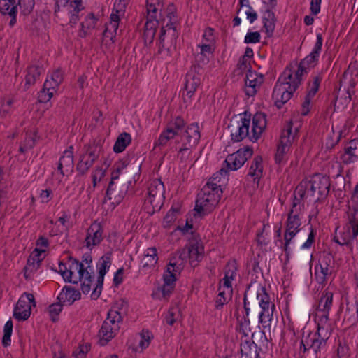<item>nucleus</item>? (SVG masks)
Instances as JSON below:
<instances>
[{
    "label": "nucleus",
    "mask_w": 358,
    "mask_h": 358,
    "mask_svg": "<svg viewBox=\"0 0 358 358\" xmlns=\"http://www.w3.org/2000/svg\"><path fill=\"white\" fill-rule=\"evenodd\" d=\"M105 170H103L101 167H96L92 173V183L94 187L97 185L98 182H100L101 178L105 176Z\"/></svg>",
    "instance_id": "obj_58"
},
{
    "label": "nucleus",
    "mask_w": 358,
    "mask_h": 358,
    "mask_svg": "<svg viewBox=\"0 0 358 358\" xmlns=\"http://www.w3.org/2000/svg\"><path fill=\"white\" fill-rule=\"evenodd\" d=\"M60 302H68L69 305L72 304L75 301L80 299V293L79 291L74 289L70 287H64L57 297Z\"/></svg>",
    "instance_id": "obj_32"
},
{
    "label": "nucleus",
    "mask_w": 358,
    "mask_h": 358,
    "mask_svg": "<svg viewBox=\"0 0 358 358\" xmlns=\"http://www.w3.org/2000/svg\"><path fill=\"white\" fill-rule=\"evenodd\" d=\"M333 293L325 290L322 292L317 308L316 317L317 323L331 324L329 322V314L333 304Z\"/></svg>",
    "instance_id": "obj_16"
},
{
    "label": "nucleus",
    "mask_w": 358,
    "mask_h": 358,
    "mask_svg": "<svg viewBox=\"0 0 358 358\" xmlns=\"http://www.w3.org/2000/svg\"><path fill=\"white\" fill-rule=\"evenodd\" d=\"M83 152L80 154L76 165V171L80 176L85 175L94 163L98 159L103 151V147L99 141L94 140L83 147Z\"/></svg>",
    "instance_id": "obj_5"
},
{
    "label": "nucleus",
    "mask_w": 358,
    "mask_h": 358,
    "mask_svg": "<svg viewBox=\"0 0 358 358\" xmlns=\"http://www.w3.org/2000/svg\"><path fill=\"white\" fill-rule=\"evenodd\" d=\"M164 185L160 180L150 182L148 187V196L145 199L144 209L150 215L159 211L164 204Z\"/></svg>",
    "instance_id": "obj_6"
},
{
    "label": "nucleus",
    "mask_w": 358,
    "mask_h": 358,
    "mask_svg": "<svg viewBox=\"0 0 358 358\" xmlns=\"http://www.w3.org/2000/svg\"><path fill=\"white\" fill-rule=\"evenodd\" d=\"M200 137L201 135L198 124L192 123L189 124L185 129L184 134L181 136V141L183 143L178 151V157H180L181 155L180 159L182 160L184 153L195 147L199 143Z\"/></svg>",
    "instance_id": "obj_10"
},
{
    "label": "nucleus",
    "mask_w": 358,
    "mask_h": 358,
    "mask_svg": "<svg viewBox=\"0 0 358 358\" xmlns=\"http://www.w3.org/2000/svg\"><path fill=\"white\" fill-rule=\"evenodd\" d=\"M17 5L20 6L24 15H28L34 8V0H19Z\"/></svg>",
    "instance_id": "obj_54"
},
{
    "label": "nucleus",
    "mask_w": 358,
    "mask_h": 358,
    "mask_svg": "<svg viewBox=\"0 0 358 358\" xmlns=\"http://www.w3.org/2000/svg\"><path fill=\"white\" fill-rule=\"evenodd\" d=\"M309 187L308 186V183L306 186L303 185H299L296 187L294 192V199L293 203L295 201L297 203V205L300 203L301 200H303L305 197L306 189L308 190Z\"/></svg>",
    "instance_id": "obj_53"
},
{
    "label": "nucleus",
    "mask_w": 358,
    "mask_h": 358,
    "mask_svg": "<svg viewBox=\"0 0 358 358\" xmlns=\"http://www.w3.org/2000/svg\"><path fill=\"white\" fill-rule=\"evenodd\" d=\"M308 186L309 187L308 194L310 193V196H313L315 193H317L318 197L316 201H321L329 194L330 180L328 177L315 175L308 182Z\"/></svg>",
    "instance_id": "obj_12"
},
{
    "label": "nucleus",
    "mask_w": 358,
    "mask_h": 358,
    "mask_svg": "<svg viewBox=\"0 0 358 358\" xmlns=\"http://www.w3.org/2000/svg\"><path fill=\"white\" fill-rule=\"evenodd\" d=\"M131 137L129 133L123 132L118 136L113 146V151L116 153L123 152L131 143Z\"/></svg>",
    "instance_id": "obj_40"
},
{
    "label": "nucleus",
    "mask_w": 358,
    "mask_h": 358,
    "mask_svg": "<svg viewBox=\"0 0 358 358\" xmlns=\"http://www.w3.org/2000/svg\"><path fill=\"white\" fill-rule=\"evenodd\" d=\"M45 250L36 248L34 254L32 253L28 258L27 265L24 268V275L27 280L31 278V275L40 268L43 258H41Z\"/></svg>",
    "instance_id": "obj_24"
},
{
    "label": "nucleus",
    "mask_w": 358,
    "mask_h": 358,
    "mask_svg": "<svg viewBox=\"0 0 358 358\" xmlns=\"http://www.w3.org/2000/svg\"><path fill=\"white\" fill-rule=\"evenodd\" d=\"M332 331L333 327L331 324H326L322 322V324L317 323V329L315 333L308 334L306 345L310 347V350L313 351L316 358H317L318 354L326 348L327 341L330 338Z\"/></svg>",
    "instance_id": "obj_7"
},
{
    "label": "nucleus",
    "mask_w": 358,
    "mask_h": 358,
    "mask_svg": "<svg viewBox=\"0 0 358 358\" xmlns=\"http://www.w3.org/2000/svg\"><path fill=\"white\" fill-rule=\"evenodd\" d=\"M348 229H352V238L358 236V208L353 206L349 208L348 211Z\"/></svg>",
    "instance_id": "obj_36"
},
{
    "label": "nucleus",
    "mask_w": 358,
    "mask_h": 358,
    "mask_svg": "<svg viewBox=\"0 0 358 358\" xmlns=\"http://www.w3.org/2000/svg\"><path fill=\"white\" fill-rule=\"evenodd\" d=\"M236 263L235 262H228L224 268V276L234 280L236 276Z\"/></svg>",
    "instance_id": "obj_55"
},
{
    "label": "nucleus",
    "mask_w": 358,
    "mask_h": 358,
    "mask_svg": "<svg viewBox=\"0 0 358 358\" xmlns=\"http://www.w3.org/2000/svg\"><path fill=\"white\" fill-rule=\"evenodd\" d=\"M260 34L258 31L248 32L245 36V43H256L260 41Z\"/></svg>",
    "instance_id": "obj_60"
},
{
    "label": "nucleus",
    "mask_w": 358,
    "mask_h": 358,
    "mask_svg": "<svg viewBox=\"0 0 358 358\" xmlns=\"http://www.w3.org/2000/svg\"><path fill=\"white\" fill-rule=\"evenodd\" d=\"M296 235V234L292 232H286L285 231L284 234V240H279L281 243V248L284 250L287 257H289L291 254L292 249L290 248V244L292 243V239Z\"/></svg>",
    "instance_id": "obj_47"
},
{
    "label": "nucleus",
    "mask_w": 358,
    "mask_h": 358,
    "mask_svg": "<svg viewBox=\"0 0 358 358\" xmlns=\"http://www.w3.org/2000/svg\"><path fill=\"white\" fill-rule=\"evenodd\" d=\"M178 212V210L174 209H171L167 212L164 217V227H168L175 222Z\"/></svg>",
    "instance_id": "obj_57"
},
{
    "label": "nucleus",
    "mask_w": 358,
    "mask_h": 358,
    "mask_svg": "<svg viewBox=\"0 0 358 358\" xmlns=\"http://www.w3.org/2000/svg\"><path fill=\"white\" fill-rule=\"evenodd\" d=\"M351 235L350 234V232L348 231L346 234H344L343 236H336L334 238V240L336 243L341 245H350V240H351Z\"/></svg>",
    "instance_id": "obj_59"
},
{
    "label": "nucleus",
    "mask_w": 358,
    "mask_h": 358,
    "mask_svg": "<svg viewBox=\"0 0 358 358\" xmlns=\"http://www.w3.org/2000/svg\"><path fill=\"white\" fill-rule=\"evenodd\" d=\"M59 85L51 78H47L42 90L38 92V99L41 103H47L57 92Z\"/></svg>",
    "instance_id": "obj_29"
},
{
    "label": "nucleus",
    "mask_w": 358,
    "mask_h": 358,
    "mask_svg": "<svg viewBox=\"0 0 358 358\" xmlns=\"http://www.w3.org/2000/svg\"><path fill=\"white\" fill-rule=\"evenodd\" d=\"M319 266L326 268H334V257L329 252L324 251L320 255L318 262Z\"/></svg>",
    "instance_id": "obj_46"
},
{
    "label": "nucleus",
    "mask_w": 358,
    "mask_h": 358,
    "mask_svg": "<svg viewBox=\"0 0 358 358\" xmlns=\"http://www.w3.org/2000/svg\"><path fill=\"white\" fill-rule=\"evenodd\" d=\"M297 203H292V207L288 214L286 222V232H292L297 234L299 231V227L301 224V219L299 216V212L296 209Z\"/></svg>",
    "instance_id": "obj_28"
},
{
    "label": "nucleus",
    "mask_w": 358,
    "mask_h": 358,
    "mask_svg": "<svg viewBox=\"0 0 358 358\" xmlns=\"http://www.w3.org/2000/svg\"><path fill=\"white\" fill-rule=\"evenodd\" d=\"M103 229L100 223L94 222L87 230V234L85 239V246L92 249L94 246L99 245L102 240Z\"/></svg>",
    "instance_id": "obj_21"
},
{
    "label": "nucleus",
    "mask_w": 358,
    "mask_h": 358,
    "mask_svg": "<svg viewBox=\"0 0 358 358\" xmlns=\"http://www.w3.org/2000/svg\"><path fill=\"white\" fill-rule=\"evenodd\" d=\"M13 324L11 320L7 321L4 325L3 336L2 338V345L4 347H8L10 345V337L13 332Z\"/></svg>",
    "instance_id": "obj_48"
},
{
    "label": "nucleus",
    "mask_w": 358,
    "mask_h": 358,
    "mask_svg": "<svg viewBox=\"0 0 358 358\" xmlns=\"http://www.w3.org/2000/svg\"><path fill=\"white\" fill-rule=\"evenodd\" d=\"M141 339L139 342V346L142 349H145L146 348L148 347V345H150V336L149 331H148V330L145 331L143 329L141 334Z\"/></svg>",
    "instance_id": "obj_61"
},
{
    "label": "nucleus",
    "mask_w": 358,
    "mask_h": 358,
    "mask_svg": "<svg viewBox=\"0 0 358 358\" xmlns=\"http://www.w3.org/2000/svg\"><path fill=\"white\" fill-rule=\"evenodd\" d=\"M128 164L127 160H120L116 162L113 166V171L111 172V180L114 181L120 180L119 176L122 171L127 166Z\"/></svg>",
    "instance_id": "obj_50"
},
{
    "label": "nucleus",
    "mask_w": 358,
    "mask_h": 358,
    "mask_svg": "<svg viewBox=\"0 0 358 358\" xmlns=\"http://www.w3.org/2000/svg\"><path fill=\"white\" fill-rule=\"evenodd\" d=\"M203 247L197 241L195 243L187 245L182 250L176 252L178 259L182 262L189 259L190 264L194 266L196 262H200L203 258Z\"/></svg>",
    "instance_id": "obj_17"
},
{
    "label": "nucleus",
    "mask_w": 358,
    "mask_h": 358,
    "mask_svg": "<svg viewBox=\"0 0 358 358\" xmlns=\"http://www.w3.org/2000/svg\"><path fill=\"white\" fill-rule=\"evenodd\" d=\"M257 348V345L253 341H245L242 342L241 343V358H252V355H254L258 356Z\"/></svg>",
    "instance_id": "obj_39"
},
{
    "label": "nucleus",
    "mask_w": 358,
    "mask_h": 358,
    "mask_svg": "<svg viewBox=\"0 0 358 358\" xmlns=\"http://www.w3.org/2000/svg\"><path fill=\"white\" fill-rule=\"evenodd\" d=\"M177 257H178V255L176 254L173 257L170 258L169 262L166 266V271L163 275L164 281H165L167 285L175 283L177 277L180 275L183 268L182 263H178Z\"/></svg>",
    "instance_id": "obj_23"
},
{
    "label": "nucleus",
    "mask_w": 358,
    "mask_h": 358,
    "mask_svg": "<svg viewBox=\"0 0 358 358\" xmlns=\"http://www.w3.org/2000/svg\"><path fill=\"white\" fill-rule=\"evenodd\" d=\"M334 269L326 268L317 264L315 267V277L319 284H324L327 282L328 277L330 276Z\"/></svg>",
    "instance_id": "obj_41"
},
{
    "label": "nucleus",
    "mask_w": 358,
    "mask_h": 358,
    "mask_svg": "<svg viewBox=\"0 0 358 358\" xmlns=\"http://www.w3.org/2000/svg\"><path fill=\"white\" fill-rule=\"evenodd\" d=\"M243 306L258 315L259 322L264 328L270 327L275 307L270 302L264 287L256 282L250 283L244 294Z\"/></svg>",
    "instance_id": "obj_1"
},
{
    "label": "nucleus",
    "mask_w": 358,
    "mask_h": 358,
    "mask_svg": "<svg viewBox=\"0 0 358 358\" xmlns=\"http://www.w3.org/2000/svg\"><path fill=\"white\" fill-rule=\"evenodd\" d=\"M124 301H122L121 307L124 306ZM120 309H110L107 314V317L103 322L101 329L99 331V344L102 346L106 345L117 334L120 329V324L122 322V317Z\"/></svg>",
    "instance_id": "obj_4"
},
{
    "label": "nucleus",
    "mask_w": 358,
    "mask_h": 358,
    "mask_svg": "<svg viewBox=\"0 0 358 358\" xmlns=\"http://www.w3.org/2000/svg\"><path fill=\"white\" fill-rule=\"evenodd\" d=\"M119 21L120 17L117 13H112L110 15V22L106 25V27H109V28L112 29L115 34H116L117 30L119 27Z\"/></svg>",
    "instance_id": "obj_64"
},
{
    "label": "nucleus",
    "mask_w": 358,
    "mask_h": 358,
    "mask_svg": "<svg viewBox=\"0 0 358 358\" xmlns=\"http://www.w3.org/2000/svg\"><path fill=\"white\" fill-rule=\"evenodd\" d=\"M266 127V115L264 113H256L252 118V134L250 140L257 141Z\"/></svg>",
    "instance_id": "obj_26"
},
{
    "label": "nucleus",
    "mask_w": 358,
    "mask_h": 358,
    "mask_svg": "<svg viewBox=\"0 0 358 358\" xmlns=\"http://www.w3.org/2000/svg\"><path fill=\"white\" fill-rule=\"evenodd\" d=\"M319 56L320 55L314 54L313 52H311L308 56H306L300 62L301 66H306L308 69L310 66H314L315 64L318 61Z\"/></svg>",
    "instance_id": "obj_56"
},
{
    "label": "nucleus",
    "mask_w": 358,
    "mask_h": 358,
    "mask_svg": "<svg viewBox=\"0 0 358 358\" xmlns=\"http://www.w3.org/2000/svg\"><path fill=\"white\" fill-rule=\"evenodd\" d=\"M210 178L198 194L196 200L194 210L203 217L210 213L219 203L222 194V189L220 185L216 182L218 176Z\"/></svg>",
    "instance_id": "obj_3"
},
{
    "label": "nucleus",
    "mask_w": 358,
    "mask_h": 358,
    "mask_svg": "<svg viewBox=\"0 0 358 358\" xmlns=\"http://www.w3.org/2000/svg\"><path fill=\"white\" fill-rule=\"evenodd\" d=\"M115 35L116 34H115L112 29L109 28V27H106L103 33L101 46L110 49V46L115 43Z\"/></svg>",
    "instance_id": "obj_45"
},
{
    "label": "nucleus",
    "mask_w": 358,
    "mask_h": 358,
    "mask_svg": "<svg viewBox=\"0 0 358 358\" xmlns=\"http://www.w3.org/2000/svg\"><path fill=\"white\" fill-rule=\"evenodd\" d=\"M307 68L298 64V69L294 75L293 71L287 66L279 77L273 91L272 99L278 108H281L292 97L294 92L299 87L302 81V77L306 73Z\"/></svg>",
    "instance_id": "obj_2"
},
{
    "label": "nucleus",
    "mask_w": 358,
    "mask_h": 358,
    "mask_svg": "<svg viewBox=\"0 0 358 358\" xmlns=\"http://www.w3.org/2000/svg\"><path fill=\"white\" fill-rule=\"evenodd\" d=\"M43 71V67L39 65H31L27 68V74L25 76L26 89L34 85Z\"/></svg>",
    "instance_id": "obj_33"
},
{
    "label": "nucleus",
    "mask_w": 358,
    "mask_h": 358,
    "mask_svg": "<svg viewBox=\"0 0 358 358\" xmlns=\"http://www.w3.org/2000/svg\"><path fill=\"white\" fill-rule=\"evenodd\" d=\"M59 273H61L62 276L63 277L64 280L66 282H73V283H77V281H74L72 280V275H73V269H75V267L73 266V264L70 266L69 269H67L66 266L63 262H60L59 264Z\"/></svg>",
    "instance_id": "obj_49"
},
{
    "label": "nucleus",
    "mask_w": 358,
    "mask_h": 358,
    "mask_svg": "<svg viewBox=\"0 0 358 358\" xmlns=\"http://www.w3.org/2000/svg\"><path fill=\"white\" fill-rule=\"evenodd\" d=\"M176 136V133L171 129L166 127L160 134L158 140L155 143V147H164L168 142Z\"/></svg>",
    "instance_id": "obj_42"
},
{
    "label": "nucleus",
    "mask_w": 358,
    "mask_h": 358,
    "mask_svg": "<svg viewBox=\"0 0 358 358\" xmlns=\"http://www.w3.org/2000/svg\"><path fill=\"white\" fill-rule=\"evenodd\" d=\"M200 67L199 65H193L185 76V84L182 97L184 102L190 101L195 91L201 85Z\"/></svg>",
    "instance_id": "obj_13"
},
{
    "label": "nucleus",
    "mask_w": 358,
    "mask_h": 358,
    "mask_svg": "<svg viewBox=\"0 0 358 358\" xmlns=\"http://www.w3.org/2000/svg\"><path fill=\"white\" fill-rule=\"evenodd\" d=\"M111 265V253L108 252L104 255L97 263V268L99 270V276L96 282V286L94 289L91 297L92 299H97L102 290L103 278L107 271L109 269Z\"/></svg>",
    "instance_id": "obj_19"
},
{
    "label": "nucleus",
    "mask_w": 358,
    "mask_h": 358,
    "mask_svg": "<svg viewBox=\"0 0 358 358\" xmlns=\"http://www.w3.org/2000/svg\"><path fill=\"white\" fill-rule=\"evenodd\" d=\"M160 2L161 0H146L148 16L144 29L157 31L159 22L155 20V14L157 10L156 6H159Z\"/></svg>",
    "instance_id": "obj_27"
},
{
    "label": "nucleus",
    "mask_w": 358,
    "mask_h": 358,
    "mask_svg": "<svg viewBox=\"0 0 358 358\" xmlns=\"http://www.w3.org/2000/svg\"><path fill=\"white\" fill-rule=\"evenodd\" d=\"M62 302L53 303L48 307V313L50 314L51 320L55 322L58 320V315L62 310Z\"/></svg>",
    "instance_id": "obj_52"
},
{
    "label": "nucleus",
    "mask_w": 358,
    "mask_h": 358,
    "mask_svg": "<svg viewBox=\"0 0 358 358\" xmlns=\"http://www.w3.org/2000/svg\"><path fill=\"white\" fill-rule=\"evenodd\" d=\"M245 310V315L243 317L239 320L238 317H237V320L238 321L239 324V329L240 332H241L245 336H248L249 332H250V321L249 318L250 315V310L248 308H244Z\"/></svg>",
    "instance_id": "obj_44"
},
{
    "label": "nucleus",
    "mask_w": 358,
    "mask_h": 358,
    "mask_svg": "<svg viewBox=\"0 0 358 358\" xmlns=\"http://www.w3.org/2000/svg\"><path fill=\"white\" fill-rule=\"evenodd\" d=\"M263 166H262V158L261 156H256L253 159L250 165L248 175L254 177V181L256 179H259L262 176Z\"/></svg>",
    "instance_id": "obj_38"
},
{
    "label": "nucleus",
    "mask_w": 358,
    "mask_h": 358,
    "mask_svg": "<svg viewBox=\"0 0 358 358\" xmlns=\"http://www.w3.org/2000/svg\"><path fill=\"white\" fill-rule=\"evenodd\" d=\"M358 322V301L355 299H345L343 324L352 327Z\"/></svg>",
    "instance_id": "obj_22"
},
{
    "label": "nucleus",
    "mask_w": 358,
    "mask_h": 358,
    "mask_svg": "<svg viewBox=\"0 0 358 358\" xmlns=\"http://www.w3.org/2000/svg\"><path fill=\"white\" fill-rule=\"evenodd\" d=\"M128 189L129 185L123 179L110 180L106 190V197L111 201L112 204L118 205L126 196Z\"/></svg>",
    "instance_id": "obj_15"
},
{
    "label": "nucleus",
    "mask_w": 358,
    "mask_h": 358,
    "mask_svg": "<svg viewBox=\"0 0 358 358\" xmlns=\"http://www.w3.org/2000/svg\"><path fill=\"white\" fill-rule=\"evenodd\" d=\"M98 18L93 13H90L80 24V29L78 36L80 38H85L89 34V31L95 28Z\"/></svg>",
    "instance_id": "obj_34"
},
{
    "label": "nucleus",
    "mask_w": 358,
    "mask_h": 358,
    "mask_svg": "<svg viewBox=\"0 0 358 358\" xmlns=\"http://www.w3.org/2000/svg\"><path fill=\"white\" fill-rule=\"evenodd\" d=\"M177 311H178V308L177 307H171L169 309L168 313L165 317V321L166 324L172 326L175 323V315Z\"/></svg>",
    "instance_id": "obj_62"
},
{
    "label": "nucleus",
    "mask_w": 358,
    "mask_h": 358,
    "mask_svg": "<svg viewBox=\"0 0 358 358\" xmlns=\"http://www.w3.org/2000/svg\"><path fill=\"white\" fill-rule=\"evenodd\" d=\"M253 154L252 148L247 147L244 149H239L236 152L229 155L224 163L227 164V169L222 168L219 172L215 175L222 176L223 174L227 175L228 171H236L240 169L248 159L250 158Z\"/></svg>",
    "instance_id": "obj_8"
},
{
    "label": "nucleus",
    "mask_w": 358,
    "mask_h": 358,
    "mask_svg": "<svg viewBox=\"0 0 358 358\" xmlns=\"http://www.w3.org/2000/svg\"><path fill=\"white\" fill-rule=\"evenodd\" d=\"M264 80V76L256 71L248 70L245 79V92L248 96H254Z\"/></svg>",
    "instance_id": "obj_20"
},
{
    "label": "nucleus",
    "mask_w": 358,
    "mask_h": 358,
    "mask_svg": "<svg viewBox=\"0 0 358 358\" xmlns=\"http://www.w3.org/2000/svg\"><path fill=\"white\" fill-rule=\"evenodd\" d=\"M185 125V120L180 116H178L171 120L166 127H171V129L176 133V136H178L179 135L180 131L184 129Z\"/></svg>",
    "instance_id": "obj_51"
},
{
    "label": "nucleus",
    "mask_w": 358,
    "mask_h": 358,
    "mask_svg": "<svg viewBox=\"0 0 358 358\" xmlns=\"http://www.w3.org/2000/svg\"><path fill=\"white\" fill-rule=\"evenodd\" d=\"M263 27L265 29V33L267 37H271L273 34L275 28V17L274 13L271 9H267L264 13L262 17Z\"/></svg>",
    "instance_id": "obj_30"
},
{
    "label": "nucleus",
    "mask_w": 358,
    "mask_h": 358,
    "mask_svg": "<svg viewBox=\"0 0 358 358\" xmlns=\"http://www.w3.org/2000/svg\"><path fill=\"white\" fill-rule=\"evenodd\" d=\"M224 291L220 292L218 294L217 299L215 300V308L216 309H221L224 304L227 303L229 301V298H227L224 296Z\"/></svg>",
    "instance_id": "obj_63"
},
{
    "label": "nucleus",
    "mask_w": 358,
    "mask_h": 358,
    "mask_svg": "<svg viewBox=\"0 0 358 358\" xmlns=\"http://www.w3.org/2000/svg\"><path fill=\"white\" fill-rule=\"evenodd\" d=\"M157 252L155 247L148 248L145 252L143 258L141 260L143 267H152L154 266L157 262Z\"/></svg>",
    "instance_id": "obj_37"
},
{
    "label": "nucleus",
    "mask_w": 358,
    "mask_h": 358,
    "mask_svg": "<svg viewBox=\"0 0 358 358\" xmlns=\"http://www.w3.org/2000/svg\"><path fill=\"white\" fill-rule=\"evenodd\" d=\"M73 150V146L69 147V148L63 152L62 156L59 158L57 163V169L62 176H64L65 173L73 171L74 166Z\"/></svg>",
    "instance_id": "obj_25"
},
{
    "label": "nucleus",
    "mask_w": 358,
    "mask_h": 358,
    "mask_svg": "<svg viewBox=\"0 0 358 358\" xmlns=\"http://www.w3.org/2000/svg\"><path fill=\"white\" fill-rule=\"evenodd\" d=\"M71 259L73 261V266L75 267V270H77L78 272L79 280L92 281L94 278L93 275L86 268H84L83 264L76 259L71 258Z\"/></svg>",
    "instance_id": "obj_43"
},
{
    "label": "nucleus",
    "mask_w": 358,
    "mask_h": 358,
    "mask_svg": "<svg viewBox=\"0 0 358 358\" xmlns=\"http://www.w3.org/2000/svg\"><path fill=\"white\" fill-rule=\"evenodd\" d=\"M296 132L297 130H296L295 133L292 132V122H288L282 129L280 138V143L278 145L275 155V160L277 164H280L284 161V157L288 151Z\"/></svg>",
    "instance_id": "obj_11"
},
{
    "label": "nucleus",
    "mask_w": 358,
    "mask_h": 358,
    "mask_svg": "<svg viewBox=\"0 0 358 358\" xmlns=\"http://www.w3.org/2000/svg\"><path fill=\"white\" fill-rule=\"evenodd\" d=\"M358 146V139L351 140L348 145L345 148V152L342 156L343 162L344 164H350L358 159L357 150Z\"/></svg>",
    "instance_id": "obj_31"
},
{
    "label": "nucleus",
    "mask_w": 358,
    "mask_h": 358,
    "mask_svg": "<svg viewBox=\"0 0 358 358\" xmlns=\"http://www.w3.org/2000/svg\"><path fill=\"white\" fill-rule=\"evenodd\" d=\"M36 303L32 294L24 292L19 299L14 308L13 317L18 321L27 320L31 315V307Z\"/></svg>",
    "instance_id": "obj_14"
},
{
    "label": "nucleus",
    "mask_w": 358,
    "mask_h": 358,
    "mask_svg": "<svg viewBox=\"0 0 358 358\" xmlns=\"http://www.w3.org/2000/svg\"><path fill=\"white\" fill-rule=\"evenodd\" d=\"M178 37L176 27L171 24L162 26L159 36V52L163 49L169 50L172 46H175Z\"/></svg>",
    "instance_id": "obj_18"
},
{
    "label": "nucleus",
    "mask_w": 358,
    "mask_h": 358,
    "mask_svg": "<svg viewBox=\"0 0 358 358\" xmlns=\"http://www.w3.org/2000/svg\"><path fill=\"white\" fill-rule=\"evenodd\" d=\"M250 124V115L244 113L240 120H231L228 128L231 133V140L234 142H240L246 137L250 138L249 133Z\"/></svg>",
    "instance_id": "obj_9"
},
{
    "label": "nucleus",
    "mask_w": 358,
    "mask_h": 358,
    "mask_svg": "<svg viewBox=\"0 0 358 358\" xmlns=\"http://www.w3.org/2000/svg\"><path fill=\"white\" fill-rule=\"evenodd\" d=\"M69 13L71 14L69 23L71 26L76 24L79 20L78 13L84 9L82 3V0H69Z\"/></svg>",
    "instance_id": "obj_35"
}]
</instances>
